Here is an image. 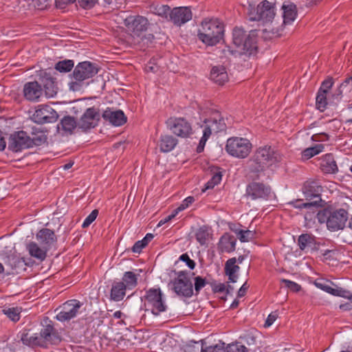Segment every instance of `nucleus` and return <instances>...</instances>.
Returning a JSON list of instances; mask_svg holds the SVG:
<instances>
[{
	"mask_svg": "<svg viewBox=\"0 0 352 352\" xmlns=\"http://www.w3.org/2000/svg\"><path fill=\"white\" fill-rule=\"evenodd\" d=\"M283 160V155L275 147L265 145L260 146L255 151L254 155L248 161L250 172L255 174L258 178L259 174L266 168L270 167Z\"/></svg>",
	"mask_w": 352,
	"mask_h": 352,
	"instance_id": "obj_1",
	"label": "nucleus"
},
{
	"mask_svg": "<svg viewBox=\"0 0 352 352\" xmlns=\"http://www.w3.org/2000/svg\"><path fill=\"white\" fill-rule=\"evenodd\" d=\"M232 43L235 48L228 46V52L230 54L237 57L243 55L250 56L257 52L256 38L254 33L247 34L245 31L236 27L232 32Z\"/></svg>",
	"mask_w": 352,
	"mask_h": 352,
	"instance_id": "obj_2",
	"label": "nucleus"
},
{
	"mask_svg": "<svg viewBox=\"0 0 352 352\" xmlns=\"http://www.w3.org/2000/svg\"><path fill=\"white\" fill-rule=\"evenodd\" d=\"M99 71L96 63L90 61L78 63L69 75L71 80L69 88L73 91H79L89 85V79L95 76Z\"/></svg>",
	"mask_w": 352,
	"mask_h": 352,
	"instance_id": "obj_3",
	"label": "nucleus"
},
{
	"mask_svg": "<svg viewBox=\"0 0 352 352\" xmlns=\"http://www.w3.org/2000/svg\"><path fill=\"white\" fill-rule=\"evenodd\" d=\"M223 24L218 19H206L198 30V38L207 45H217L223 38Z\"/></svg>",
	"mask_w": 352,
	"mask_h": 352,
	"instance_id": "obj_4",
	"label": "nucleus"
},
{
	"mask_svg": "<svg viewBox=\"0 0 352 352\" xmlns=\"http://www.w3.org/2000/svg\"><path fill=\"white\" fill-rule=\"evenodd\" d=\"M141 301L142 305L140 309L150 311L154 316H159L168 309L160 287L150 288L146 290L144 295L141 297Z\"/></svg>",
	"mask_w": 352,
	"mask_h": 352,
	"instance_id": "obj_5",
	"label": "nucleus"
},
{
	"mask_svg": "<svg viewBox=\"0 0 352 352\" xmlns=\"http://www.w3.org/2000/svg\"><path fill=\"white\" fill-rule=\"evenodd\" d=\"M322 187L315 182L305 183L302 187V192L307 202H303L302 199H296L291 201L289 204L296 208H316L321 206L320 192Z\"/></svg>",
	"mask_w": 352,
	"mask_h": 352,
	"instance_id": "obj_6",
	"label": "nucleus"
},
{
	"mask_svg": "<svg viewBox=\"0 0 352 352\" xmlns=\"http://www.w3.org/2000/svg\"><path fill=\"white\" fill-rule=\"evenodd\" d=\"M252 148L249 140L239 137H232L227 140L225 150L231 156L239 159L246 158Z\"/></svg>",
	"mask_w": 352,
	"mask_h": 352,
	"instance_id": "obj_7",
	"label": "nucleus"
},
{
	"mask_svg": "<svg viewBox=\"0 0 352 352\" xmlns=\"http://www.w3.org/2000/svg\"><path fill=\"white\" fill-rule=\"evenodd\" d=\"M177 276L172 280L173 290L179 296L190 298L193 295V285L190 273L186 270L176 273Z\"/></svg>",
	"mask_w": 352,
	"mask_h": 352,
	"instance_id": "obj_8",
	"label": "nucleus"
},
{
	"mask_svg": "<svg viewBox=\"0 0 352 352\" xmlns=\"http://www.w3.org/2000/svg\"><path fill=\"white\" fill-rule=\"evenodd\" d=\"M250 21H262L263 22H270L275 16V4L267 0L261 2L254 8L253 12L249 13Z\"/></svg>",
	"mask_w": 352,
	"mask_h": 352,
	"instance_id": "obj_9",
	"label": "nucleus"
},
{
	"mask_svg": "<svg viewBox=\"0 0 352 352\" xmlns=\"http://www.w3.org/2000/svg\"><path fill=\"white\" fill-rule=\"evenodd\" d=\"M246 195L252 200H269L274 197L269 185L257 182H252L247 186Z\"/></svg>",
	"mask_w": 352,
	"mask_h": 352,
	"instance_id": "obj_10",
	"label": "nucleus"
},
{
	"mask_svg": "<svg viewBox=\"0 0 352 352\" xmlns=\"http://www.w3.org/2000/svg\"><path fill=\"white\" fill-rule=\"evenodd\" d=\"M124 24L133 37H140L147 30L149 22L143 16L130 15L124 19Z\"/></svg>",
	"mask_w": 352,
	"mask_h": 352,
	"instance_id": "obj_11",
	"label": "nucleus"
},
{
	"mask_svg": "<svg viewBox=\"0 0 352 352\" xmlns=\"http://www.w3.org/2000/svg\"><path fill=\"white\" fill-rule=\"evenodd\" d=\"M57 112L50 105L40 104L32 115V120L38 124L52 123L58 119Z\"/></svg>",
	"mask_w": 352,
	"mask_h": 352,
	"instance_id": "obj_12",
	"label": "nucleus"
},
{
	"mask_svg": "<svg viewBox=\"0 0 352 352\" xmlns=\"http://www.w3.org/2000/svg\"><path fill=\"white\" fill-rule=\"evenodd\" d=\"M166 124L170 130L179 137L187 138L192 133L191 124L183 118H170Z\"/></svg>",
	"mask_w": 352,
	"mask_h": 352,
	"instance_id": "obj_13",
	"label": "nucleus"
},
{
	"mask_svg": "<svg viewBox=\"0 0 352 352\" xmlns=\"http://www.w3.org/2000/svg\"><path fill=\"white\" fill-rule=\"evenodd\" d=\"M82 304L78 300H69L60 307V311L56 315V318L60 322L70 320L75 318L79 311Z\"/></svg>",
	"mask_w": 352,
	"mask_h": 352,
	"instance_id": "obj_14",
	"label": "nucleus"
},
{
	"mask_svg": "<svg viewBox=\"0 0 352 352\" xmlns=\"http://www.w3.org/2000/svg\"><path fill=\"white\" fill-rule=\"evenodd\" d=\"M8 148L10 151L14 153L30 148L28 133L24 131H19L12 133L8 139Z\"/></svg>",
	"mask_w": 352,
	"mask_h": 352,
	"instance_id": "obj_15",
	"label": "nucleus"
},
{
	"mask_svg": "<svg viewBox=\"0 0 352 352\" xmlns=\"http://www.w3.org/2000/svg\"><path fill=\"white\" fill-rule=\"evenodd\" d=\"M204 129L206 132L209 131L211 135L212 133H218L226 129V123L221 113L218 111H212L210 116L204 120Z\"/></svg>",
	"mask_w": 352,
	"mask_h": 352,
	"instance_id": "obj_16",
	"label": "nucleus"
},
{
	"mask_svg": "<svg viewBox=\"0 0 352 352\" xmlns=\"http://www.w3.org/2000/svg\"><path fill=\"white\" fill-rule=\"evenodd\" d=\"M100 120L98 110L94 107L87 109L78 122V127L84 131L94 128Z\"/></svg>",
	"mask_w": 352,
	"mask_h": 352,
	"instance_id": "obj_17",
	"label": "nucleus"
},
{
	"mask_svg": "<svg viewBox=\"0 0 352 352\" xmlns=\"http://www.w3.org/2000/svg\"><path fill=\"white\" fill-rule=\"evenodd\" d=\"M348 215V212L342 208L331 210L330 217H329L328 229L331 231L342 230L345 227Z\"/></svg>",
	"mask_w": 352,
	"mask_h": 352,
	"instance_id": "obj_18",
	"label": "nucleus"
},
{
	"mask_svg": "<svg viewBox=\"0 0 352 352\" xmlns=\"http://www.w3.org/2000/svg\"><path fill=\"white\" fill-rule=\"evenodd\" d=\"M190 7H176L171 10L169 21L177 26H181L192 19Z\"/></svg>",
	"mask_w": 352,
	"mask_h": 352,
	"instance_id": "obj_19",
	"label": "nucleus"
},
{
	"mask_svg": "<svg viewBox=\"0 0 352 352\" xmlns=\"http://www.w3.org/2000/svg\"><path fill=\"white\" fill-rule=\"evenodd\" d=\"M24 98L30 102H38L43 96V89L37 81L26 82L23 86Z\"/></svg>",
	"mask_w": 352,
	"mask_h": 352,
	"instance_id": "obj_20",
	"label": "nucleus"
},
{
	"mask_svg": "<svg viewBox=\"0 0 352 352\" xmlns=\"http://www.w3.org/2000/svg\"><path fill=\"white\" fill-rule=\"evenodd\" d=\"M40 334L43 339V344H45V348L47 347L48 344H57L61 341L60 336L52 324V321H50L49 324L43 326L41 330Z\"/></svg>",
	"mask_w": 352,
	"mask_h": 352,
	"instance_id": "obj_21",
	"label": "nucleus"
},
{
	"mask_svg": "<svg viewBox=\"0 0 352 352\" xmlns=\"http://www.w3.org/2000/svg\"><path fill=\"white\" fill-rule=\"evenodd\" d=\"M36 238L38 243L47 250H50L57 242V237L54 231L48 228H43L40 230Z\"/></svg>",
	"mask_w": 352,
	"mask_h": 352,
	"instance_id": "obj_22",
	"label": "nucleus"
},
{
	"mask_svg": "<svg viewBox=\"0 0 352 352\" xmlns=\"http://www.w3.org/2000/svg\"><path fill=\"white\" fill-rule=\"evenodd\" d=\"M298 245L302 251L311 252L319 250L320 243L316 240V237L309 234H302L298 239Z\"/></svg>",
	"mask_w": 352,
	"mask_h": 352,
	"instance_id": "obj_23",
	"label": "nucleus"
},
{
	"mask_svg": "<svg viewBox=\"0 0 352 352\" xmlns=\"http://www.w3.org/2000/svg\"><path fill=\"white\" fill-rule=\"evenodd\" d=\"M4 263L10 267L12 273L20 274L26 270L27 264L23 258L14 254L6 255L3 257Z\"/></svg>",
	"mask_w": 352,
	"mask_h": 352,
	"instance_id": "obj_24",
	"label": "nucleus"
},
{
	"mask_svg": "<svg viewBox=\"0 0 352 352\" xmlns=\"http://www.w3.org/2000/svg\"><path fill=\"white\" fill-rule=\"evenodd\" d=\"M104 120L109 121L114 126H122L126 122V117L122 110H105L102 115Z\"/></svg>",
	"mask_w": 352,
	"mask_h": 352,
	"instance_id": "obj_25",
	"label": "nucleus"
},
{
	"mask_svg": "<svg viewBox=\"0 0 352 352\" xmlns=\"http://www.w3.org/2000/svg\"><path fill=\"white\" fill-rule=\"evenodd\" d=\"M320 168L324 174H335L338 173V167L333 154L327 153L322 156Z\"/></svg>",
	"mask_w": 352,
	"mask_h": 352,
	"instance_id": "obj_26",
	"label": "nucleus"
},
{
	"mask_svg": "<svg viewBox=\"0 0 352 352\" xmlns=\"http://www.w3.org/2000/svg\"><path fill=\"white\" fill-rule=\"evenodd\" d=\"M41 82L47 98H53L57 94L58 87L56 79L52 77L50 74L45 73L41 78Z\"/></svg>",
	"mask_w": 352,
	"mask_h": 352,
	"instance_id": "obj_27",
	"label": "nucleus"
},
{
	"mask_svg": "<svg viewBox=\"0 0 352 352\" xmlns=\"http://www.w3.org/2000/svg\"><path fill=\"white\" fill-rule=\"evenodd\" d=\"M281 9L283 10V24H291L296 19L298 12L296 6L292 2L283 3Z\"/></svg>",
	"mask_w": 352,
	"mask_h": 352,
	"instance_id": "obj_28",
	"label": "nucleus"
},
{
	"mask_svg": "<svg viewBox=\"0 0 352 352\" xmlns=\"http://www.w3.org/2000/svg\"><path fill=\"white\" fill-rule=\"evenodd\" d=\"M236 263V258H229L225 263L224 273L231 283H236L239 278L238 272L240 267Z\"/></svg>",
	"mask_w": 352,
	"mask_h": 352,
	"instance_id": "obj_29",
	"label": "nucleus"
},
{
	"mask_svg": "<svg viewBox=\"0 0 352 352\" xmlns=\"http://www.w3.org/2000/svg\"><path fill=\"white\" fill-rule=\"evenodd\" d=\"M352 76L346 78L343 82L341 83L339 88L332 97L340 100L344 96H346L349 99L352 98Z\"/></svg>",
	"mask_w": 352,
	"mask_h": 352,
	"instance_id": "obj_30",
	"label": "nucleus"
},
{
	"mask_svg": "<svg viewBox=\"0 0 352 352\" xmlns=\"http://www.w3.org/2000/svg\"><path fill=\"white\" fill-rule=\"evenodd\" d=\"M45 133L36 127H32L30 135H28V142L30 148L41 146L47 142Z\"/></svg>",
	"mask_w": 352,
	"mask_h": 352,
	"instance_id": "obj_31",
	"label": "nucleus"
},
{
	"mask_svg": "<svg viewBox=\"0 0 352 352\" xmlns=\"http://www.w3.org/2000/svg\"><path fill=\"white\" fill-rule=\"evenodd\" d=\"M210 79L215 83L223 85L228 80V75L226 67L223 65L212 67L210 72Z\"/></svg>",
	"mask_w": 352,
	"mask_h": 352,
	"instance_id": "obj_32",
	"label": "nucleus"
},
{
	"mask_svg": "<svg viewBox=\"0 0 352 352\" xmlns=\"http://www.w3.org/2000/svg\"><path fill=\"white\" fill-rule=\"evenodd\" d=\"M26 249L30 255L36 259L43 261L47 257V252L49 251L43 246H39L36 242H30L26 245Z\"/></svg>",
	"mask_w": 352,
	"mask_h": 352,
	"instance_id": "obj_33",
	"label": "nucleus"
},
{
	"mask_svg": "<svg viewBox=\"0 0 352 352\" xmlns=\"http://www.w3.org/2000/svg\"><path fill=\"white\" fill-rule=\"evenodd\" d=\"M21 340L24 344L28 346L45 347L43 339L40 333L39 335L37 333L30 335L29 331H24L21 333Z\"/></svg>",
	"mask_w": 352,
	"mask_h": 352,
	"instance_id": "obj_34",
	"label": "nucleus"
},
{
	"mask_svg": "<svg viewBox=\"0 0 352 352\" xmlns=\"http://www.w3.org/2000/svg\"><path fill=\"white\" fill-rule=\"evenodd\" d=\"M126 290L124 283L114 281L110 291V300L116 302L121 301L126 296Z\"/></svg>",
	"mask_w": 352,
	"mask_h": 352,
	"instance_id": "obj_35",
	"label": "nucleus"
},
{
	"mask_svg": "<svg viewBox=\"0 0 352 352\" xmlns=\"http://www.w3.org/2000/svg\"><path fill=\"white\" fill-rule=\"evenodd\" d=\"M236 240L228 234H223L219 243V249L221 252H231L234 251Z\"/></svg>",
	"mask_w": 352,
	"mask_h": 352,
	"instance_id": "obj_36",
	"label": "nucleus"
},
{
	"mask_svg": "<svg viewBox=\"0 0 352 352\" xmlns=\"http://www.w3.org/2000/svg\"><path fill=\"white\" fill-rule=\"evenodd\" d=\"M177 142V140L172 135H161L159 141L160 149L164 153L170 152L175 147Z\"/></svg>",
	"mask_w": 352,
	"mask_h": 352,
	"instance_id": "obj_37",
	"label": "nucleus"
},
{
	"mask_svg": "<svg viewBox=\"0 0 352 352\" xmlns=\"http://www.w3.org/2000/svg\"><path fill=\"white\" fill-rule=\"evenodd\" d=\"M211 236L210 229L207 226L200 227L195 233L196 239L201 245H206Z\"/></svg>",
	"mask_w": 352,
	"mask_h": 352,
	"instance_id": "obj_38",
	"label": "nucleus"
},
{
	"mask_svg": "<svg viewBox=\"0 0 352 352\" xmlns=\"http://www.w3.org/2000/svg\"><path fill=\"white\" fill-rule=\"evenodd\" d=\"M138 274H135L133 272H126L120 282L124 283V286L127 289H132L138 285Z\"/></svg>",
	"mask_w": 352,
	"mask_h": 352,
	"instance_id": "obj_39",
	"label": "nucleus"
},
{
	"mask_svg": "<svg viewBox=\"0 0 352 352\" xmlns=\"http://www.w3.org/2000/svg\"><path fill=\"white\" fill-rule=\"evenodd\" d=\"M63 131L72 133L73 130L78 126V122L70 116H65L59 124Z\"/></svg>",
	"mask_w": 352,
	"mask_h": 352,
	"instance_id": "obj_40",
	"label": "nucleus"
},
{
	"mask_svg": "<svg viewBox=\"0 0 352 352\" xmlns=\"http://www.w3.org/2000/svg\"><path fill=\"white\" fill-rule=\"evenodd\" d=\"M151 12L162 18L169 21L171 10L167 5L157 4L151 7Z\"/></svg>",
	"mask_w": 352,
	"mask_h": 352,
	"instance_id": "obj_41",
	"label": "nucleus"
},
{
	"mask_svg": "<svg viewBox=\"0 0 352 352\" xmlns=\"http://www.w3.org/2000/svg\"><path fill=\"white\" fill-rule=\"evenodd\" d=\"M74 67V61L73 60L65 59L60 60L55 64L54 68L60 73H67L72 71Z\"/></svg>",
	"mask_w": 352,
	"mask_h": 352,
	"instance_id": "obj_42",
	"label": "nucleus"
},
{
	"mask_svg": "<svg viewBox=\"0 0 352 352\" xmlns=\"http://www.w3.org/2000/svg\"><path fill=\"white\" fill-rule=\"evenodd\" d=\"M323 149L324 145L322 144H316L314 146L307 148L302 152V157L304 160H309L322 152Z\"/></svg>",
	"mask_w": 352,
	"mask_h": 352,
	"instance_id": "obj_43",
	"label": "nucleus"
},
{
	"mask_svg": "<svg viewBox=\"0 0 352 352\" xmlns=\"http://www.w3.org/2000/svg\"><path fill=\"white\" fill-rule=\"evenodd\" d=\"M21 308L4 307L1 311L13 322H17L20 319Z\"/></svg>",
	"mask_w": 352,
	"mask_h": 352,
	"instance_id": "obj_44",
	"label": "nucleus"
},
{
	"mask_svg": "<svg viewBox=\"0 0 352 352\" xmlns=\"http://www.w3.org/2000/svg\"><path fill=\"white\" fill-rule=\"evenodd\" d=\"M327 96V94L321 93L319 91L317 93L316 98V108L321 112H323L327 109L328 104Z\"/></svg>",
	"mask_w": 352,
	"mask_h": 352,
	"instance_id": "obj_45",
	"label": "nucleus"
},
{
	"mask_svg": "<svg viewBox=\"0 0 352 352\" xmlns=\"http://www.w3.org/2000/svg\"><path fill=\"white\" fill-rule=\"evenodd\" d=\"M221 179V172L219 170V168H215V170L213 172V175L212 178L206 184V189L214 188L215 185H217L218 184L220 183Z\"/></svg>",
	"mask_w": 352,
	"mask_h": 352,
	"instance_id": "obj_46",
	"label": "nucleus"
},
{
	"mask_svg": "<svg viewBox=\"0 0 352 352\" xmlns=\"http://www.w3.org/2000/svg\"><path fill=\"white\" fill-rule=\"evenodd\" d=\"M236 234L241 242H248L254 239L256 235V232L254 231L250 230H239V231H236Z\"/></svg>",
	"mask_w": 352,
	"mask_h": 352,
	"instance_id": "obj_47",
	"label": "nucleus"
},
{
	"mask_svg": "<svg viewBox=\"0 0 352 352\" xmlns=\"http://www.w3.org/2000/svg\"><path fill=\"white\" fill-rule=\"evenodd\" d=\"M331 295L347 298L352 302V294L342 287L336 286V288H333Z\"/></svg>",
	"mask_w": 352,
	"mask_h": 352,
	"instance_id": "obj_48",
	"label": "nucleus"
},
{
	"mask_svg": "<svg viewBox=\"0 0 352 352\" xmlns=\"http://www.w3.org/2000/svg\"><path fill=\"white\" fill-rule=\"evenodd\" d=\"M331 210L329 209H323L317 212L316 217L320 223H326L328 227L329 217H330Z\"/></svg>",
	"mask_w": 352,
	"mask_h": 352,
	"instance_id": "obj_49",
	"label": "nucleus"
},
{
	"mask_svg": "<svg viewBox=\"0 0 352 352\" xmlns=\"http://www.w3.org/2000/svg\"><path fill=\"white\" fill-rule=\"evenodd\" d=\"M226 352H248V349L240 342H236L228 344L226 347Z\"/></svg>",
	"mask_w": 352,
	"mask_h": 352,
	"instance_id": "obj_50",
	"label": "nucleus"
},
{
	"mask_svg": "<svg viewBox=\"0 0 352 352\" xmlns=\"http://www.w3.org/2000/svg\"><path fill=\"white\" fill-rule=\"evenodd\" d=\"M333 83L334 82L333 78L328 77L322 82L318 91L327 94L329 91L332 88Z\"/></svg>",
	"mask_w": 352,
	"mask_h": 352,
	"instance_id": "obj_51",
	"label": "nucleus"
},
{
	"mask_svg": "<svg viewBox=\"0 0 352 352\" xmlns=\"http://www.w3.org/2000/svg\"><path fill=\"white\" fill-rule=\"evenodd\" d=\"M194 280L195 295H198L200 291L206 285L207 282L206 278L199 276L195 277Z\"/></svg>",
	"mask_w": 352,
	"mask_h": 352,
	"instance_id": "obj_52",
	"label": "nucleus"
},
{
	"mask_svg": "<svg viewBox=\"0 0 352 352\" xmlns=\"http://www.w3.org/2000/svg\"><path fill=\"white\" fill-rule=\"evenodd\" d=\"M98 214V210L95 209L86 217L84 222L82 223V227L83 228L89 227L91 223L95 221Z\"/></svg>",
	"mask_w": 352,
	"mask_h": 352,
	"instance_id": "obj_53",
	"label": "nucleus"
},
{
	"mask_svg": "<svg viewBox=\"0 0 352 352\" xmlns=\"http://www.w3.org/2000/svg\"><path fill=\"white\" fill-rule=\"evenodd\" d=\"M210 135L209 134V131L208 132H206L204 131H203V136L201 137V140H199V143L197 147V152L198 153H200L204 151L206 143L207 140H208V138H210Z\"/></svg>",
	"mask_w": 352,
	"mask_h": 352,
	"instance_id": "obj_54",
	"label": "nucleus"
},
{
	"mask_svg": "<svg viewBox=\"0 0 352 352\" xmlns=\"http://www.w3.org/2000/svg\"><path fill=\"white\" fill-rule=\"evenodd\" d=\"M33 2L38 10H45L50 6L52 0H33Z\"/></svg>",
	"mask_w": 352,
	"mask_h": 352,
	"instance_id": "obj_55",
	"label": "nucleus"
},
{
	"mask_svg": "<svg viewBox=\"0 0 352 352\" xmlns=\"http://www.w3.org/2000/svg\"><path fill=\"white\" fill-rule=\"evenodd\" d=\"M281 282L285 284V286L289 288L292 292H298L300 289V286L292 280L287 279H282Z\"/></svg>",
	"mask_w": 352,
	"mask_h": 352,
	"instance_id": "obj_56",
	"label": "nucleus"
},
{
	"mask_svg": "<svg viewBox=\"0 0 352 352\" xmlns=\"http://www.w3.org/2000/svg\"><path fill=\"white\" fill-rule=\"evenodd\" d=\"M179 259L182 261H184L186 263L187 266L190 269V270H193L195 267V262L190 259V258L189 257V256L188 255V254L185 253V254H182Z\"/></svg>",
	"mask_w": 352,
	"mask_h": 352,
	"instance_id": "obj_57",
	"label": "nucleus"
},
{
	"mask_svg": "<svg viewBox=\"0 0 352 352\" xmlns=\"http://www.w3.org/2000/svg\"><path fill=\"white\" fill-rule=\"evenodd\" d=\"M195 201V199L193 197L189 196L186 197L181 204V205L176 208L175 210L179 212L186 208H188L190 204H192Z\"/></svg>",
	"mask_w": 352,
	"mask_h": 352,
	"instance_id": "obj_58",
	"label": "nucleus"
},
{
	"mask_svg": "<svg viewBox=\"0 0 352 352\" xmlns=\"http://www.w3.org/2000/svg\"><path fill=\"white\" fill-rule=\"evenodd\" d=\"M278 316V314L277 311H273L271 314H270L265 320L264 327H270L274 323V322L277 319Z\"/></svg>",
	"mask_w": 352,
	"mask_h": 352,
	"instance_id": "obj_59",
	"label": "nucleus"
},
{
	"mask_svg": "<svg viewBox=\"0 0 352 352\" xmlns=\"http://www.w3.org/2000/svg\"><path fill=\"white\" fill-rule=\"evenodd\" d=\"M80 7L85 9L92 8L98 0H76Z\"/></svg>",
	"mask_w": 352,
	"mask_h": 352,
	"instance_id": "obj_60",
	"label": "nucleus"
},
{
	"mask_svg": "<svg viewBox=\"0 0 352 352\" xmlns=\"http://www.w3.org/2000/svg\"><path fill=\"white\" fill-rule=\"evenodd\" d=\"M329 139V135L325 133H316L312 135L311 140L315 142H324Z\"/></svg>",
	"mask_w": 352,
	"mask_h": 352,
	"instance_id": "obj_61",
	"label": "nucleus"
},
{
	"mask_svg": "<svg viewBox=\"0 0 352 352\" xmlns=\"http://www.w3.org/2000/svg\"><path fill=\"white\" fill-rule=\"evenodd\" d=\"M76 0H56V6L58 8L63 9L65 7L70 3L75 2Z\"/></svg>",
	"mask_w": 352,
	"mask_h": 352,
	"instance_id": "obj_62",
	"label": "nucleus"
},
{
	"mask_svg": "<svg viewBox=\"0 0 352 352\" xmlns=\"http://www.w3.org/2000/svg\"><path fill=\"white\" fill-rule=\"evenodd\" d=\"M209 352H226V349L224 347V343L222 344H216L212 346H209Z\"/></svg>",
	"mask_w": 352,
	"mask_h": 352,
	"instance_id": "obj_63",
	"label": "nucleus"
},
{
	"mask_svg": "<svg viewBox=\"0 0 352 352\" xmlns=\"http://www.w3.org/2000/svg\"><path fill=\"white\" fill-rule=\"evenodd\" d=\"M145 245L140 241L135 243L132 248V251L135 253H140L142 250L145 248Z\"/></svg>",
	"mask_w": 352,
	"mask_h": 352,
	"instance_id": "obj_64",
	"label": "nucleus"
}]
</instances>
